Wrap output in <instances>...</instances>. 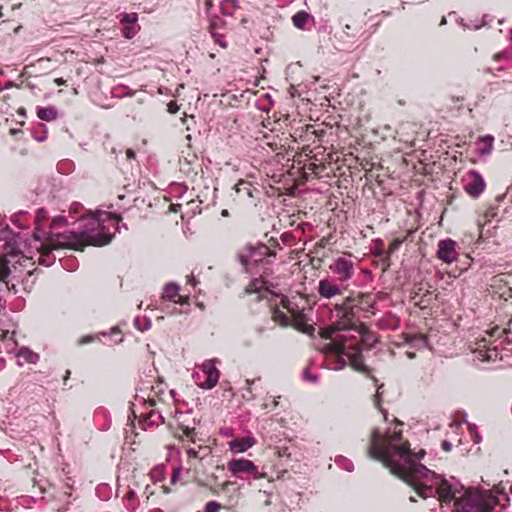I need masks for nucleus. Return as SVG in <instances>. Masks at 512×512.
Returning a JSON list of instances; mask_svg holds the SVG:
<instances>
[{"mask_svg": "<svg viewBox=\"0 0 512 512\" xmlns=\"http://www.w3.org/2000/svg\"><path fill=\"white\" fill-rule=\"evenodd\" d=\"M402 423L396 421L384 434L374 429L371 435L368 454L387 467L393 475L414 488L422 498L437 497L452 512H492L497 498L487 489L465 488L456 478H442L418 463L425 454L421 450L413 454L410 444L402 437Z\"/></svg>", "mask_w": 512, "mask_h": 512, "instance_id": "f257e3e1", "label": "nucleus"}, {"mask_svg": "<svg viewBox=\"0 0 512 512\" xmlns=\"http://www.w3.org/2000/svg\"><path fill=\"white\" fill-rule=\"evenodd\" d=\"M357 307V296H348L341 305L337 306L339 312L342 313L341 319L321 332L323 338L332 340V342L325 346L324 350L337 356V364L333 367L335 370L341 369L346 365L344 357H347L355 370L362 371L365 368L361 354V346L359 344L347 345L348 340L353 337L345 334H339L334 337L336 332L354 330L352 318L354 316V310Z\"/></svg>", "mask_w": 512, "mask_h": 512, "instance_id": "f03ea898", "label": "nucleus"}, {"mask_svg": "<svg viewBox=\"0 0 512 512\" xmlns=\"http://www.w3.org/2000/svg\"><path fill=\"white\" fill-rule=\"evenodd\" d=\"M119 217L116 214L97 211L81 219L79 231H65L57 234L58 243L78 249L85 245L104 246L111 242L118 230Z\"/></svg>", "mask_w": 512, "mask_h": 512, "instance_id": "7ed1b4c3", "label": "nucleus"}, {"mask_svg": "<svg viewBox=\"0 0 512 512\" xmlns=\"http://www.w3.org/2000/svg\"><path fill=\"white\" fill-rule=\"evenodd\" d=\"M44 211L39 210L35 222H36V230L34 232V238L36 242H39V246H37V250L39 253V261L46 266H49L52 263V260L49 258V253L58 248L69 247L68 244L58 243L57 234H63L64 232H58V228L64 227L67 225V220L62 216H57L53 219L49 231H45L41 227V220L44 218Z\"/></svg>", "mask_w": 512, "mask_h": 512, "instance_id": "20e7f679", "label": "nucleus"}, {"mask_svg": "<svg viewBox=\"0 0 512 512\" xmlns=\"http://www.w3.org/2000/svg\"><path fill=\"white\" fill-rule=\"evenodd\" d=\"M355 260L356 258L351 253H344L332 261L329 270L336 276L338 282L347 286L356 274Z\"/></svg>", "mask_w": 512, "mask_h": 512, "instance_id": "39448f33", "label": "nucleus"}, {"mask_svg": "<svg viewBox=\"0 0 512 512\" xmlns=\"http://www.w3.org/2000/svg\"><path fill=\"white\" fill-rule=\"evenodd\" d=\"M227 469L233 476L243 480H259L267 477L266 472L260 471L254 462L245 458L230 460Z\"/></svg>", "mask_w": 512, "mask_h": 512, "instance_id": "423d86ee", "label": "nucleus"}, {"mask_svg": "<svg viewBox=\"0 0 512 512\" xmlns=\"http://www.w3.org/2000/svg\"><path fill=\"white\" fill-rule=\"evenodd\" d=\"M195 383L203 389L215 387L219 380V371L214 360H207L202 365L196 366L193 372Z\"/></svg>", "mask_w": 512, "mask_h": 512, "instance_id": "0eeeda50", "label": "nucleus"}, {"mask_svg": "<svg viewBox=\"0 0 512 512\" xmlns=\"http://www.w3.org/2000/svg\"><path fill=\"white\" fill-rule=\"evenodd\" d=\"M274 253L264 244H257L253 246L247 245L245 250L239 253V260L244 266L257 265L262 262L266 257L273 256Z\"/></svg>", "mask_w": 512, "mask_h": 512, "instance_id": "6e6552de", "label": "nucleus"}, {"mask_svg": "<svg viewBox=\"0 0 512 512\" xmlns=\"http://www.w3.org/2000/svg\"><path fill=\"white\" fill-rule=\"evenodd\" d=\"M164 392L161 382L153 385L151 381H142L136 389L135 399L139 403H148L149 406H155L157 399Z\"/></svg>", "mask_w": 512, "mask_h": 512, "instance_id": "1a4fd4ad", "label": "nucleus"}, {"mask_svg": "<svg viewBox=\"0 0 512 512\" xmlns=\"http://www.w3.org/2000/svg\"><path fill=\"white\" fill-rule=\"evenodd\" d=\"M459 245L451 238L440 240L437 244L436 256L446 264H452L459 258Z\"/></svg>", "mask_w": 512, "mask_h": 512, "instance_id": "9d476101", "label": "nucleus"}, {"mask_svg": "<svg viewBox=\"0 0 512 512\" xmlns=\"http://www.w3.org/2000/svg\"><path fill=\"white\" fill-rule=\"evenodd\" d=\"M464 190L473 198H478L485 190L486 183L479 172L469 171L463 179Z\"/></svg>", "mask_w": 512, "mask_h": 512, "instance_id": "9b49d317", "label": "nucleus"}, {"mask_svg": "<svg viewBox=\"0 0 512 512\" xmlns=\"http://www.w3.org/2000/svg\"><path fill=\"white\" fill-rule=\"evenodd\" d=\"M337 281L338 280L331 277L321 279L317 288L319 296L323 299H331L335 296L341 295L346 285Z\"/></svg>", "mask_w": 512, "mask_h": 512, "instance_id": "f8f14e48", "label": "nucleus"}, {"mask_svg": "<svg viewBox=\"0 0 512 512\" xmlns=\"http://www.w3.org/2000/svg\"><path fill=\"white\" fill-rule=\"evenodd\" d=\"M120 23L124 26L123 36L126 39L134 38L140 31L141 27L137 24L138 14L136 12L121 13L117 16Z\"/></svg>", "mask_w": 512, "mask_h": 512, "instance_id": "ddd939ff", "label": "nucleus"}, {"mask_svg": "<svg viewBox=\"0 0 512 512\" xmlns=\"http://www.w3.org/2000/svg\"><path fill=\"white\" fill-rule=\"evenodd\" d=\"M267 284L268 282L265 281L262 277L255 278L251 280L249 285L246 287L245 292L247 294H258V299H264L267 297V294L271 293Z\"/></svg>", "mask_w": 512, "mask_h": 512, "instance_id": "4468645a", "label": "nucleus"}, {"mask_svg": "<svg viewBox=\"0 0 512 512\" xmlns=\"http://www.w3.org/2000/svg\"><path fill=\"white\" fill-rule=\"evenodd\" d=\"M256 444V439L253 436H245L236 438L229 442V449L231 452L244 453Z\"/></svg>", "mask_w": 512, "mask_h": 512, "instance_id": "2eb2a0df", "label": "nucleus"}, {"mask_svg": "<svg viewBox=\"0 0 512 512\" xmlns=\"http://www.w3.org/2000/svg\"><path fill=\"white\" fill-rule=\"evenodd\" d=\"M179 286L175 283H168L165 285L163 289V293L161 296L162 300L173 301L178 304H185L186 299L182 296H179Z\"/></svg>", "mask_w": 512, "mask_h": 512, "instance_id": "dca6fc26", "label": "nucleus"}, {"mask_svg": "<svg viewBox=\"0 0 512 512\" xmlns=\"http://www.w3.org/2000/svg\"><path fill=\"white\" fill-rule=\"evenodd\" d=\"M161 413L155 409H151L148 413H142V420L140 421L143 429L148 427L159 426L163 423Z\"/></svg>", "mask_w": 512, "mask_h": 512, "instance_id": "f3484780", "label": "nucleus"}, {"mask_svg": "<svg viewBox=\"0 0 512 512\" xmlns=\"http://www.w3.org/2000/svg\"><path fill=\"white\" fill-rule=\"evenodd\" d=\"M494 137L492 135H485L478 140V153L482 156L489 155L492 152Z\"/></svg>", "mask_w": 512, "mask_h": 512, "instance_id": "a211bd4d", "label": "nucleus"}, {"mask_svg": "<svg viewBox=\"0 0 512 512\" xmlns=\"http://www.w3.org/2000/svg\"><path fill=\"white\" fill-rule=\"evenodd\" d=\"M406 341L412 347L417 349L424 348L427 345L426 336L423 334H407Z\"/></svg>", "mask_w": 512, "mask_h": 512, "instance_id": "6ab92c4d", "label": "nucleus"}, {"mask_svg": "<svg viewBox=\"0 0 512 512\" xmlns=\"http://www.w3.org/2000/svg\"><path fill=\"white\" fill-rule=\"evenodd\" d=\"M57 110L54 107H38L37 116L41 120L53 121L57 118Z\"/></svg>", "mask_w": 512, "mask_h": 512, "instance_id": "aec40b11", "label": "nucleus"}, {"mask_svg": "<svg viewBox=\"0 0 512 512\" xmlns=\"http://www.w3.org/2000/svg\"><path fill=\"white\" fill-rule=\"evenodd\" d=\"M311 16L305 11L297 12L293 17L292 21L295 27L298 29L305 30L306 24L310 20Z\"/></svg>", "mask_w": 512, "mask_h": 512, "instance_id": "412c9836", "label": "nucleus"}, {"mask_svg": "<svg viewBox=\"0 0 512 512\" xmlns=\"http://www.w3.org/2000/svg\"><path fill=\"white\" fill-rule=\"evenodd\" d=\"M17 356L19 358L24 359L27 363L35 364L39 360V355L27 347H22L19 349Z\"/></svg>", "mask_w": 512, "mask_h": 512, "instance_id": "4be33fe9", "label": "nucleus"}, {"mask_svg": "<svg viewBox=\"0 0 512 512\" xmlns=\"http://www.w3.org/2000/svg\"><path fill=\"white\" fill-rule=\"evenodd\" d=\"M358 307L359 309L369 311L373 308L374 298L371 294H358Z\"/></svg>", "mask_w": 512, "mask_h": 512, "instance_id": "5701e85b", "label": "nucleus"}, {"mask_svg": "<svg viewBox=\"0 0 512 512\" xmlns=\"http://www.w3.org/2000/svg\"><path fill=\"white\" fill-rule=\"evenodd\" d=\"M221 11L224 15L231 16L238 9L237 0H224L221 2Z\"/></svg>", "mask_w": 512, "mask_h": 512, "instance_id": "b1692460", "label": "nucleus"}, {"mask_svg": "<svg viewBox=\"0 0 512 512\" xmlns=\"http://www.w3.org/2000/svg\"><path fill=\"white\" fill-rule=\"evenodd\" d=\"M235 191L238 194H243L246 197H252L251 184L246 181H240L235 185Z\"/></svg>", "mask_w": 512, "mask_h": 512, "instance_id": "393cba45", "label": "nucleus"}, {"mask_svg": "<svg viewBox=\"0 0 512 512\" xmlns=\"http://www.w3.org/2000/svg\"><path fill=\"white\" fill-rule=\"evenodd\" d=\"M134 326L139 330V331H147L151 328V320L150 318H147V317H136L134 319Z\"/></svg>", "mask_w": 512, "mask_h": 512, "instance_id": "a878e982", "label": "nucleus"}, {"mask_svg": "<svg viewBox=\"0 0 512 512\" xmlns=\"http://www.w3.org/2000/svg\"><path fill=\"white\" fill-rule=\"evenodd\" d=\"M272 318L276 323H279L282 326H287L289 324L288 316L279 309H275L273 311Z\"/></svg>", "mask_w": 512, "mask_h": 512, "instance_id": "bb28decb", "label": "nucleus"}, {"mask_svg": "<svg viewBox=\"0 0 512 512\" xmlns=\"http://www.w3.org/2000/svg\"><path fill=\"white\" fill-rule=\"evenodd\" d=\"M335 462L341 466L344 470L348 471V472H352L353 469H354V465L351 461H349L348 459H346L345 457L343 456H339L335 459Z\"/></svg>", "mask_w": 512, "mask_h": 512, "instance_id": "cd10ccee", "label": "nucleus"}, {"mask_svg": "<svg viewBox=\"0 0 512 512\" xmlns=\"http://www.w3.org/2000/svg\"><path fill=\"white\" fill-rule=\"evenodd\" d=\"M9 274L10 269L8 262L4 258L0 257V281H5Z\"/></svg>", "mask_w": 512, "mask_h": 512, "instance_id": "c85d7f7f", "label": "nucleus"}, {"mask_svg": "<svg viewBox=\"0 0 512 512\" xmlns=\"http://www.w3.org/2000/svg\"><path fill=\"white\" fill-rule=\"evenodd\" d=\"M221 504L217 501H209L205 505V512H219Z\"/></svg>", "mask_w": 512, "mask_h": 512, "instance_id": "c756f323", "label": "nucleus"}, {"mask_svg": "<svg viewBox=\"0 0 512 512\" xmlns=\"http://www.w3.org/2000/svg\"><path fill=\"white\" fill-rule=\"evenodd\" d=\"M468 428L472 437V440L474 443L478 444L481 442V436L477 432L476 425L474 424H468Z\"/></svg>", "mask_w": 512, "mask_h": 512, "instance_id": "7c9ffc66", "label": "nucleus"}, {"mask_svg": "<svg viewBox=\"0 0 512 512\" xmlns=\"http://www.w3.org/2000/svg\"><path fill=\"white\" fill-rule=\"evenodd\" d=\"M295 326L298 330L302 331L303 333L312 334L314 332V327L309 324L296 322Z\"/></svg>", "mask_w": 512, "mask_h": 512, "instance_id": "2f4dec72", "label": "nucleus"}, {"mask_svg": "<svg viewBox=\"0 0 512 512\" xmlns=\"http://www.w3.org/2000/svg\"><path fill=\"white\" fill-rule=\"evenodd\" d=\"M402 240L400 239H394L390 244H389V247H388V253L389 254H392L394 253L395 251H397L401 244H402Z\"/></svg>", "mask_w": 512, "mask_h": 512, "instance_id": "473e14b6", "label": "nucleus"}, {"mask_svg": "<svg viewBox=\"0 0 512 512\" xmlns=\"http://www.w3.org/2000/svg\"><path fill=\"white\" fill-rule=\"evenodd\" d=\"M255 380H249L247 379L246 380V393L243 394V396L247 399H253L254 398V395L252 393V390H251V386L252 384H254Z\"/></svg>", "mask_w": 512, "mask_h": 512, "instance_id": "72a5a7b5", "label": "nucleus"}, {"mask_svg": "<svg viewBox=\"0 0 512 512\" xmlns=\"http://www.w3.org/2000/svg\"><path fill=\"white\" fill-rule=\"evenodd\" d=\"M181 429L183 431V434L189 438V439H193V436L195 434V428L194 427H189V426H183L181 425Z\"/></svg>", "mask_w": 512, "mask_h": 512, "instance_id": "f704fd0d", "label": "nucleus"}, {"mask_svg": "<svg viewBox=\"0 0 512 512\" xmlns=\"http://www.w3.org/2000/svg\"><path fill=\"white\" fill-rule=\"evenodd\" d=\"M382 387H383V385L377 387V391H376V395H375L374 403L377 408H380V397L382 395V391H381Z\"/></svg>", "mask_w": 512, "mask_h": 512, "instance_id": "c9c22d12", "label": "nucleus"}, {"mask_svg": "<svg viewBox=\"0 0 512 512\" xmlns=\"http://www.w3.org/2000/svg\"><path fill=\"white\" fill-rule=\"evenodd\" d=\"M211 34L215 38V42L216 43H218L222 48H226L227 44H226V42L220 36H218L213 31L211 32Z\"/></svg>", "mask_w": 512, "mask_h": 512, "instance_id": "e433bc0d", "label": "nucleus"}, {"mask_svg": "<svg viewBox=\"0 0 512 512\" xmlns=\"http://www.w3.org/2000/svg\"><path fill=\"white\" fill-rule=\"evenodd\" d=\"M92 341H93V336H91V335H86V336H83L82 338H80V339L78 340V344H79V345H85V344L90 343V342H92Z\"/></svg>", "mask_w": 512, "mask_h": 512, "instance_id": "4c0bfd02", "label": "nucleus"}, {"mask_svg": "<svg viewBox=\"0 0 512 512\" xmlns=\"http://www.w3.org/2000/svg\"><path fill=\"white\" fill-rule=\"evenodd\" d=\"M187 454H188L189 458H193V459H197L200 457L199 452L197 450H195L194 448H189L187 450Z\"/></svg>", "mask_w": 512, "mask_h": 512, "instance_id": "58836bf2", "label": "nucleus"}, {"mask_svg": "<svg viewBox=\"0 0 512 512\" xmlns=\"http://www.w3.org/2000/svg\"><path fill=\"white\" fill-rule=\"evenodd\" d=\"M179 107L177 106L176 103L174 102H170L168 104V111L171 113V114H175L177 111H178Z\"/></svg>", "mask_w": 512, "mask_h": 512, "instance_id": "ea45409f", "label": "nucleus"}, {"mask_svg": "<svg viewBox=\"0 0 512 512\" xmlns=\"http://www.w3.org/2000/svg\"><path fill=\"white\" fill-rule=\"evenodd\" d=\"M486 17H487L486 15H485V16H483V19H482L481 23H479V24H475V25H473V27H471V26H467V27H468V28H474V29H479V28H481L482 26H484V25H486V24H487V22H486Z\"/></svg>", "mask_w": 512, "mask_h": 512, "instance_id": "a19ab883", "label": "nucleus"}, {"mask_svg": "<svg viewBox=\"0 0 512 512\" xmlns=\"http://www.w3.org/2000/svg\"><path fill=\"white\" fill-rule=\"evenodd\" d=\"M442 449L446 452H449L452 449V444L448 441L442 442Z\"/></svg>", "mask_w": 512, "mask_h": 512, "instance_id": "79ce46f5", "label": "nucleus"}, {"mask_svg": "<svg viewBox=\"0 0 512 512\" xmlns=\"http://www.w3.org/2000/svg\"><path fill=\"white\" fill-rule=\"evenodd\" d=\"M179 474H180V469L174 470L173 475L171 477L172 483H175L177 481Z\"/></svg>", "mask_w": 512, "mask_h": 512, "instance_id": "37998d69", "label": "nucleus"}, {"mask_svg": "<svg viewBox=\"0 0 512 512\" xmlns=\"http://www.w3.org/2000/svg\"><path fill=\"white\" fill-rule=\"evenodd\" d=\"M70 478H68V482L66 483V488L68 489V491L65 492L66 495L70 496L71 495V491L73 489L72 487V484L70 483Z\"/></svg>", "mask_w": 512, "mask_h": 512, "instance_id": "c03bdc74", "label": "nucleus"}, {"mask_svg": "<svg viewBox=\"0 0 512 512\" xmlns=\"http://www.w3.org/2000/svg\"><path fill=\"white\" fill-rule=\"evenodd\" d=\"M38 142H43L44 140H46L47 138V132H43L42 135L40 136H35L34 137Z\"/></svg>", "mask_w": 512, "mask_h": 512, "instance_id": "a18cd8bd", "label": "nucleus"}, {"mask_svg": "<svg viewBox=\"0 0 512 512\" xmlns=\"http://www.w3.org/2000/svg\"><path fill=\"white\" fill-rule=\"evenodd\" d=\"M126 156L129 159H133V158H135V152L132 149H127Z\"/></svg>", "mask_w": 512, "mask_h": 512, "instance_id": "49530a36", "label": "nucleus"}, {"mask_svg": "<svg viewBox=\"0 0 512 512\" xmlns=\"http://www.w3.org/2000/svg\"><path fill=\"white\" fill-rule=\"evenodd\" d=\"M55 83L59 86L64 85L66 83V80H64L63 78H56Z\"/></svg>", "mask_w": 512, "mask_h": 512, "instance_id": "de8ad7c7", "label": "nucleus"}, {"mask_svg": "<svg viewBox=\"0 0 512 512\" xmlns=\"http://www.w3.org/2000/svg\"><path fill=\"white\" fill-rule=\"evenodd\" d=\"M305 379L313 381V382L317 381V377L316 376H308L306 373H305Z\"/></svg>", "mask_w": 512, "mask_h": 512, "instance_id": "09e8293b", "label": "nucleus"}, {"mask_svg": "<svg viewBox=\"0 0 512 512\" xmlns=\"http://www.w3.org/2000/svg\"><path fill=\"white\" fill-rule=\"evenodd\" d=\"M507 55L506 52H501V53H498L495 57L496 59H502V58H505Z\"/></svg>", "mask_w": 512, "mask_h": 512, "instance_id": "8fccbe9b", "label": "nucleus"}, {"mask_svg": "<svg viewBox=\"0 0 512 512\" xmlns=\"http://www.w3.org/2000/svg\"><path fill=\"white\" fill-rule=\"evenodd\" d=\"M205 6H206L207 9H209L212 6L211 0H206Z\"/></svg>", "mask_w": 512, "mask_h": 512, "instance_id": "3c124183", "label": "nucleus"}, {"mask_svg": "<svg viewBox=\"0 0 512 512\" xmlns=\"http://www.w3.org/2000/svg\"><path fill=\"white\" fill-rule=\"evenodd\" d=\"M162 311H166L168 314H173L175 312V309L173 311L168 310V306L165 308H161Z\"/></svg>", "mask_w": 512, "mask_h": 512, "instance_id": "603ef678", "label": "nucleus"}, {"mask_svg": "<svg viewBox=\"0 0 512 512\" xmlns=\"http://www.w3.org/2000/svg\"><path fill=\"white\" fill-rule=\"evenodd\" d=\"M231 484H232V483L228 481V482L223 483L222 487H223V489H224V488H226L227 486H229V485H231Z\"/></svg>", "mask_w": 512, "mask_h": 512, "instance_id": "864d4df0", "label": "nucleus"}, {"mask_svg": "<svg viewBox=\"0 0 512 512\" xmlns=\"http://www.w3.org/2000/svg\"><path fill=\"white\" fill-rule=\"evenodd\" d=\"M189 283H191V284L194 286V285L196 284L195 278H193V277H192V278L189 280Z\"/></svg>", "mask_w": 512, "mask_h": 512, "instance_id": "5fc2aeb1", "label": "nucleus"}, {"mask_svg": "<svg viewBox=\"0 0 512 512\" xmlns=\"http://www.w3.org/2000/svg\"><path fill=\"white\" fill-rule=\"evenodd\" d=\"M407 355H408L409 358H413L415 356V354L411 353V352H408Z\"/></svg>", "mask_w": 512, "mask_h": 512, "instance_id": "6e6d98bb", "label": "nucleus"}, {"mask_svg": "<svg viewBox=\"0 0 512 512\" xmlns=\"http://www.w3.org/2000/svg\"><path fill=\"white\" fill-rule=\"evenodd\" d=\"M222 215H223V216H227V215H228V211H227V210H223V211H222Z\"/></svg>", "mask_w": 512, "mask_h": 512, "instance_id": "4d7b16f0", "label": "nucleus"}, {"mask_svg": "<svg viewBox=\"0 0 512 512\" xmlns=\"http://www.w3.org/2000/svg\"><path fill=\"white\" fill-rule=\"evenodd\" d=\"M346 30H347V31H350V25H348V24H347V25L345 26V31H346Z\"/></svg>", "mask_w": 512, "mask_h": 512, "instance_id": "13d9d810", "label": "nucleus"}, {"mask_svg": "<svg viewBox=\"0 0 512 512\" xmlns=\"http://www.w3.org/2000/svg\"><path fill=\"white\" fill-rule=\"evenodd\" d=\"M483 358L489 360L491 358V356L490 355H484Z\"/></svg>", "mask_w": 512, "mask_h": 512, "instance_id": "bf43d9fd", "label": "nucleus"}, {"mask_svg": "<svg viewBox=\"0 0 512 512\" xmlns=\"http://www.w3.org/2000/svg\"><path fill=\"white\" fill-rule=\"evenodd\" d=\"M3 14H2V7L0 6V17H2Z\"/></svg>", "mask_w": 512, "mask_h": 512, "instance_id": "052dcab7", "label": "nucleus"}]
</instances>
